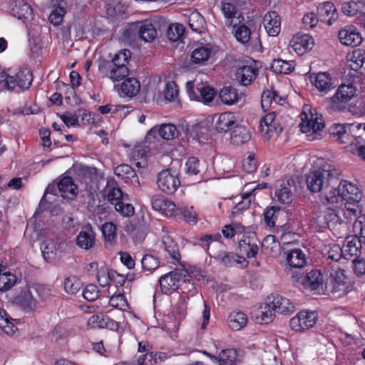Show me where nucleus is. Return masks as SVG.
Segmentation results:
<instances>
[{
	"label": "nucleus",
	"instance_id": "nucleus-1",
	"mask_svg": "<svg viewBox=\"0 0 365 365\" xmlns=\"http://www.w3.org/2000/svg\"><path fill=\"white\" fill-rule=\"evenodd\" d=\"M341 171L330 164H326L321 168L310 172L306 178L307 188L312 192H322L326 200L329 197V191L336 186Z\"/></svg>",
	"mask_w": 365,
	"mask_h": 365
},
{
	"label": "nucleus",
	"instance_id": "nucleus-2",
	"mask_svg": "<svg viewBox=\"0 0 365 365\" xmlns=\"http://www.w3.org/2000/svg\"><path fill=\"white\" fill-rule=\"evenodd\" d=\"M362 195L361 192L353 183L346 180H340L336 186L332 187L329 191V197L327 202L329 203H338L339 201L348 200L351 197H355V200Z\"/></svg>",
	"mask_w": 365,
	"mask_h": 365
},
{
	"label": "nucleus",
	"instance_id": "nucleus-3",
	"mask_svg": "<svg viewBox=\"0 0 365 365\" xmlns=\"http://www.w3.org/2000/svg\"><path fill=\"white\" fill-rule=\"evenodd\" d=\"M356 88L352 84L339 86L336 93L328 100V106L334 111H344L346 104L356 96Z\"/></svg>",
	"mask_w": 365,
	"mask_h": 365
},
{
	"label": "nucleus",
	"instance_id": "nucleus-4",
	"mask_svg": "<svg viewBox=\"0 0 365 365\" xmlns=\"http://www.w3.org/2000/svg\"><path fill=\"white\" fill-rule=\"evenodd\" d=\"M303 115L304 117L302 118L300 128L302 133H308L310 140H314L320 135L317 133L318 131L322 130L324 128V121L322 119V115H319L312 111L309 114L306 113L304 110Z\"/></svg>",
	"mask_w": 365,
	"mask_h": 365
},
{
	"label": "nucleus",
	"instance_id": "nucleus-5",
	"mask_svg": "<svg viewBox=\"0 0 365 365\" xmlns=\"http://www.w3.org/2000/svg\"><path fill=\"white\" fill-rule=\"evenodd\" d=\"M354 130L351 123H334L329 128L333 139L340 143L349 145H354Z\"/></svg>",
	"mask_w": 365,
	"mask_h": 365
},
{
	"label": "nucleus",
	"instance_id": "nucleus-6",
	"mask_svg": "<svg viewBox=\"0 0 365 365\" xmlns=\"http://www.w3.org/2000/svg\"><path fill=\"white\" fill-rule=\"evenodd\" d=\"M186 89L191 100H195L205 103L212 102L216 93L213 88L204 84L198 85L195 88V84L192 81L187 83Z\"/></svg>",
	"mask_w": 365,
	"mask_h": 365
},
{
	"label": "nucleus",
	"instance_id": "nucleus-7",
	"mask_svg": "<svg viewBox=\"0 0 365 365\" xmlns=\"http://www.w3.org/2000/svg\"><path fill=\"white\" fill-rule=\"evenodd\" d=\"M157 183L163 192L173 194L180 186V181L176 174L172 173L170 170H164L159 173Z\"/></svg>",
	"mask_w": 365,
	"mask_h": 365
},
{
	"label": "nucleus",
	"instance_id": "nucleus-8",
	"mask_svg": "<svg viewBox=\"0 0 365 365\" xmlns=\"http://www.w3.org/2000/svg\"><path fill=\"white\" fill-rule=\"evenodd\" d=\"M10 13L24 23L34 19V14L31 6L24 0H10Z\"/></svg>",
	"mask_w": 365,
	"mask_h": 365
},
{
	"label": "nucleus",
	"instance_id": "nucleus-9",
	"mask_svg": "<svg viewBox=\"0 0 365 365\" xmlns=\"http://www.w3.org/2000/svg\"><path fill=\"white\" fill-rule=\"evenodd\" d=\"M223 244L220 242H215L211 247L209 255L217 259L220 264L226 267H232L238 263V255L234 252L223 250Z\"/></svg>",
	"mask_w": 365,
	"mask_h": 365
},
{
	"label": "nucleus",
	"instance_id": "nucleus-10",
	"mask_svg": "<svg viewBox=\"0 0 365 365\" xmlns=\"http://www.w3.org/2000/svg\"><path fill=\"white\" fill-rule=\"evenodd\" d=\"M34 80V76L31 71L29 68H21L16 74L9 78L7 82L9 90H13L17 86L21 90L25 91L30 88Z\"/></svg>",
	"mask_w": 365,
	"mask_h": 365
},
{
	"label": "nucleus",
	"instance_id": "nucleus-11",
	"mask_svg": "<svg viewBox=\"0 0 365 365\" xmlns=\"http://www.w3.org/2000/svg\"><path fill=\"white\" fill-rule=\"evenodd\" d=\"M214 128L217 133H225L237 124V118L233 113L225 112L213 116Z\"/></svg>",
	"mask_w": 365,
	"mask_h": 365
},
{
	"label": "nucleus",
	"instance_id": "nucleus-12",
	"mask_svg": "<svg viewBox=\"0 0 365 365\" xmlns=\"http://www.w3.org/2000/svg\"><path fill=\"white\" fill-rule=\"evenodd\" d=\"M361 239L356 236H349L346 239V243L341 247L344 252V259L351 260L359 257L361 254Z\"/></svg>",
	"mask_w": 365,
	"mask_h": 365
},
{
	"label": "nucleus",
	"instance_id": "nucleus-13",
	"mask_svg": "<svg viewBox=\"0 0 365 365\" xmlns=\"http://www.w3.org/2000/svg\"><path fill=\"white\" fill-rule=\"evenodd\" d=\"M339 38L342 44L353 47L359 46L362 41L360 33L353 26L341 29L339 32Z\"/></svg>",
	"mask_w": 365,
	"mask_h": 365
},
{
	"label": "nucleus",
	"instance_id": "nucleus-14",
	"mask_svg": "<svg viewBox=\"0 0 365 365\" xmlns=\"http://www.w3.org/2000/svg\"><path fill=\"white\" fill-rule=\"evenodd\" d=\"M180 278L181 274L176 271L162 276L158 280L161 291L166 294L172 293L178 288Z\"/></svg>",
	"mask_w": 365,
	"mask_h": 365
},
{
	"label": "nucleus",
	"instance_id": "nucleus-15",
	"mask_svg": "<svg viewBox=\"0 0 365 365\" xmlns=\"http://www.w3.org/2000/svg\"><path fill=\"white\" fill-rule=\"evenodd\" d=\"M317 14L320 21L331 26L338 19V13L334 4L325 1L317 6Z\"/></svg>",
	"mask_w": 365,
	"mask_h": 365
},
{
	"label": "nucleus",
	"instance_id": "nucleus-16",
	"mask_svg": "<svg viewBox=\"0 0 365 365\" xmlns=\"http://www.w3.org/2000/svg\"><path fill=\"white\" fill-rule=\"evenodd\" d=\"M261 131L264 132L269 137L273 133L279 134L282 132V127L276 120V114L274 112L267 114L259 122Z\"/></svg>",
	"mask_w": 365,
	"mask_h": 365
},
{
	"label": "nucleus",
	"instance_id": "nucleus-17",
	"mask_svg": "<svg viewBox=\"0 0 365 365\" xmlns=\"http://www.w3.org/2000/svg\"><path fill=\"white\" fill-rule=\"evenodd\" d=\"M257 67L249 65H244L237 68L236 71V79L240 85L247 86L255 79L258 75Z\"/></svg>",
	"mask_w": 365,
	"mask_h": 365
},
{
	"label": "nucleus",
	"instance_id": "nucleus-18",
	"mask_svg": "<svg viewBox=\"0 0 365 365\" xmlns=\"http://www.w3.org/2000/svg\"><path fill=\"white\" fill-rule=\"evenodd\" d=\"M251 139L249 128L242 125L236 124L230 134V142L235 145H242L248 143Z\"/></svg>",
	"mask_w": 365,
	"mask_h": 365
},
{
	"label": "nucleus",
	"instance_id": "nucleus-19",
	"mask_svg": "<svg viewBox=\"0 0 365 365\" xmlns=\"http://www.w3.org/2000/svg\"><path fill=\"white\" fill-rule=\"evenodd\" d=\"M114 174L124 179L125 181L130 180L133 186L140 187V182L135 171L127 164H121L114 168Z\"/></svg>",
	"mask_w": 365,
	"mask_h": 365
},
{
	"label": "nucleus",
	"instance_id": "nucleus-20",
	"mask_svg": "<svg viewBox=\"0 0 365 365\" xmlns=\"http://www.w3.org/2000/svg\"><path fill=\"white\" fill-rule=\"evenodd\" d=\"M58 192L63 198L73 199L77 195V187L69 176L63 177L58 182Z\"/></svg>",
	"mask_w": 365,
	"mask_h": 365
},
{
	"label": "nucleus",
	"instance_id": "nucleus-21",
	"mask_svg": "<svg viewBox=\"0 0 365 365\" xmlns=\"http://www.w3.org/2000/svg\"><path fill=\"white\" fill-rule=\"evenodd\" d=\"M264 28L270 36H276L280 32V17L276 11H270L264 17Z\"/></svg>",
	"mask_w": 365,
	"mask_h": 365
},
{
	"label": "nucleus",
	"instance_id": "nucleus-22",
	"mask_svg": "<svg viewBox=\"0 0 365 365\" xmlns=\"http://www.w3.org/2000/svg\"><path fill=\"white\" fill-rule=\"evenodd\" d=\"M291 183L293 184L294 180H284L280 183L274 192L276 200L282 204H289L292 202V192L291 191Z\"/></svg>",
	"mask_w": 365,
	"mask_h": 365
},
{
	"label": "nucleus",
	"instance_id": "nucleus-23",
	"mask_svg": "<svg viewBox=\"0 0 365 365\" xmlns=\"http://www.w3.org/2000/svg\"><path fill=\"white\" fill-rule=\"evenodd\" d=\"M221 101L227 105H234L242 100L243 93H238L237 90L231 86L223 87L219 93Z\"/></svg>",
	"mask_w": 365,
	"mask_h": 365
},
{
	"label": "nucleus",
	"instance_id": "nucleus-24",
	"mask_svg": "<svg viewBox=\"0 0 365 365\" xmlns=\"http://www.w3.org/2000/svg\"><path fill=\"white\" fill-rule=\"evenodd\" d=\"M156 133H158V135L164 140H173L175 137H177L178 134V129L176 126L173 124L168 123V124H163L160 125V128L154 127L152 129H150L148 133V135H155Z\"/></svg>",
	"mask_w": 365,
	"mask_h": 365
},
{
	"label": "nucleus",
	"instance_id": "nucleus-25",
	"mask_svg": "<svg viewBox=\"0 0 365 365\" xmlns=\"http://www.w3.org/2000/svg\"><path fill=\"white\" fill-rule=\"evenodd\" d=\"M138 37L145 42L153 41L158 35L157 29L154 25L148 21H138Z\"/></svg>",
	"mask_w": 365,
	"mask_h": 365
},
{
	"label": "nucleus",
	"instance_id": "nucleus-26",
	"mask_svg": "<svg viewBox=\"0 0 365 365\" xmlns=\"http://www.w3.org/2000/svg\"><path fill=\"white\" fill-rule=\"evenodd\" d=\"M241 20H239L238 23L235 22L233 26V33L236 40L242 44L246 45L250 43L251 38V30L245 24H240Z\"/></svg>",
	"mask_w": 365,
	"mask_h": 365
},
{
	"label": "nucleus",
	"instance_id": "nucleus-27",
	"mask_svg": "<svg viewBox=\"0 0 365 365\" xmlns=\"http://www.w3.org/2000/svg\"><path fill=\"white\" fill-rule=\"evenodd\" d=\"M161 242L165 251L168 252L170 257L179 262L181 257L179 246L174 239L167 233L162 237Z\"/></svg>",
	"mask_w": 365,
	"mask_h": 365
},
{
	"label": "nucleus",
	"instance_id": "nucleus-28",
	"mask_svg": "<svg viewBox=\"0 0 365 365\" xmlns=\"http://www.w3.org/2000/svg\"><path fill=\"white\" fill-rule=\"evenodd\" d=\"M323 284V276L319 270H312L304 274L303 287L311 290H317Z\"/></svg>",
	"mask_w": 365,
	"mask_h": 365
},
{
	"label": "nucleus",
	"instance_id": "nucleus-29",
	"mask_svg": "<svg viewBox=\"0 0 365 365\" xmlns=\"http://www.w3.org/2000/svg\"><path fill=\"white\" fill-rule=\"evenodd\" d=\"M77 245L85 250H89L96 245V235L92 230L81 231L76 237Z\"/></svg>",
	"mask_w": 365,
	"mask_h": 365
},
{
	"label": "nucleus",
	"instance_id": "nucleus-30",
	"mask_svg": "<svg viewBox=\"0 0 365 365\" xmlns=\"http://www.w3.org/2000/svg\"><path fill=\"white\" fill-rule=\"evenodd\" d=\"M287 261L289 264L288 268H302L306 263V256L300 249H293L287 255Z\"/></svg>",
	"mask_w": 365,
	"mask_h": 365
},
{
	"label": "nucleus",
	"instance_id": "nucleus-31",
	"mask_svg": "<svg viewBox=\"0 0 365 365\" xmlns=\"http://www.w3.org/2000/svg\"><path fill=\"white\" fill-rule=\"evenodd\" d=\"M272 304L275 311L283 314H291L294 311V306L290 300L282 296L277 295L273 297Z\"/></svg>",
	"mask_w": 365,
	"mask_h": 365
},
{
	"label": "nucleus",
	"instance_id": "nucleus-32",
	"mask_svg": "<svg viewBox=\"0 0 365 365\" xmlns=\"http://www.w3.org/2000/svg\"><path fill=\"white\" fill-rule=\"evenodd\" d=\"M221 9L225 17L228 20V24L230 26H232L235 24V19L238 21L240 18H242V20L244 19L241 12L233 3L222 1Z\"/></svg>",
	"mask_w": 365,
	"mask_h": 365
},
{
	"label": "nucleus",
	"instance_id": "nucleus-33",
	"mask_svg": "<svg viewBox=\"0 0 365 365\" xmlns=\"http://www.w3.org/2000/svg\"><path fill=\"white\" fill-rule=\"evenodd\" d=\"M227 323L232 330L239 331L247 324V317L242 312H234L228 316Z\"/></svg>",
	"mask_w": 365,
	"mask_h": 365
},
{
	"label": "nucleus",
	"instance_id": "nucleus-34",
	"mask_svg": "<svg viewBox=\"0 0 365 365\" xmlns=\"http://www.w3.org/2000/svg\"><path fill=\"white\" fill-rule=\"evenodd\" d=\"M292 48L297 53L301 52L302 53L307 50L312 49L314 44L313 38L307 34L294 37L292 40Z\"/></svg>",
	"mask_w": 365,
	"mask_h": 365
},
{
	"label": "nucleus",
	"instance_id": "nucleus-35",
	"mask_svg": "<svg viewBox=\"0 0 365 365\" xmlns=\"http://www.w3.org/2000/svg\"><path fill=\"white\" fill-rule=\"evenodd\" d=\"M331 77L327 73H319L314 77V84L320 92L327 93L332 87Z\"/></svg>",
	"mask_w": 365,
	"mask_h": 365
},
{
	"label": "nucleus",
	"instance_id": "nucleus-36",
	"mask_svg": "<svg viewBox=\"0 0 365 365\" xmlns=\"http://www.w3.org/2000/svg\"><path fill=\"white\" fill-rule=\"evenodd\" d=\"M140 88L139 81L135 78H128L122 83L120 91L122 93L127 96H136Z\"/></svg>",
	"mask_w": 365,
	"mask_h": 365
},
{
	"label": "nucleus",
	"instance_id": "nucleus-37",
	"mask_svg": "<svg viewBox=\"0 0 365 365\" xmlns=\"http://www.w3.org/2000/svg\"><path fill=\"white\" fill-rule=\"evenodd\" d=\"M349 66L353 71H359L365 61V53L363 50L356 49L348 56Z\"/></svg>",
	"mask_w": 365,
	"mask_h": 365
},
{
	"label": "nucleus",
	"instance_id": "nucleus-38",
	"mask_svg": "<svg viewBox=\"0 0 365 365\" xmlns=\"http://www.w3.org/2000/svg\"><path fill=\"white\" fill-rule=\"evenodd\" d=\"M16 301L26 312L33 311L36 307V301L29 291L18 296Z\"/></svg>",
	"mask_w": 365,
	"mask_h": 365
},
{
	"label": "nucleus",
	"instance_id": "nucleus-39",
	"mask_svg": "<svg viewBox=\"0 0 365 365\" xmlns=\"http://www.w3.org/2000/svg\"><path fill=\"white\" fill-rule=\"evenodd\" d=\"M281 214L282 210L277 206H271L265 209L263 213V217L266 225L270 227H275L277 217Z\"/></svg>",
	"mask_w": 365,
	"mask_h": 365
},
{
	"label": "nucleus",
	"instance_id": "nucleus-40",
	"mask_svg": "<svg viewBox=\"0 0 365 365\" xmlns=\"http://www.w3.org/2000/svg\"><path fill=\"white\" fill-rule=\"evenodd\" d=\"M64 290L68 294H75L83 287L81 281L76 276H69L65 278L63 282Z\"/></svg>",
	"mask_w": 365,
	"mask_h": 365
},
{
	"label": "nucleus",
	"instance_id": "nucleus-41",
	"mask_svg": "<svg viewBox=\"0 0 365 365\" xmlns=\"http://www.w3.org/2000/svg\"><path fill=\"white\" fill-rule=\"evenodd\" d=\"M211 53V50L207 46H199L192 52L191 60L195 64H202L207 61Z\"/></svg>",
	"mask_w": 365,
	"mask_h": 365
},
{
	"label": "nucleus",
	"instance_id": "nucleus-42",
	"mask_svg": "<svg viewBox=\"0 0 365 365\" xmlns=\"http://www.w3.org/2000/svg\"><path fill=\"white\" fill-rule=\"evenodd\" d=\"M190 29L196 32H201L205 25L204 17L197 11L192 12L188 17Z\"/></svg>",
	"mask_w": 365,
	"mask_h": 365
},
{
	"label": "nucleus",
	"instance_id": "nucleus-43",
	"mask_svg": "<svg viewBox=\"0 0 365 365\" xmlns=\"http://www.w3.org/2000/svg\"><path fill=\"white\" fill-rule=\"evenodd\" d=\"M294 67L290 61L282 59H274L271 65V69L277 73H289L292 71Z\"/></svg>",
	"mask_w": 365,
	"mask_h": 365
},
{
	"label": "nucleus",
	"instance_id": "nucleus-44",
	"mask_svg": "<svg viewBox=\"0 0 365 365\" xmlns=\"http://www.w3.org/2000/svg\"><path fill=\"white\" fill-rule=\"evenodd\" d=\"M109 323L113 324L114 322L103 315H93L88 320V325L91 328L108 327Z\"/></svg>",
	"mask_w": 365,
	"mask_h": 365
},
{
	"label": "nucleus",
	"instance_id": "nucleus-45",
	"mask_svg": "<svg viewBox=\"0 0 365 365\" xmlns=\"http://www.w3.org/2000/svg\"><path fill=\"white\" fill-rule=\"evenodd\" d=\"M300 316V324H302V331L312 328L316 324L317 314L314 312H300L298 313Z\"/></svg>",
	"mask_w": 365,
	"mask_h": 365
},
{
	"label": "nucleus",
	"instance_id": "nucleus-46",
	"mask_svg": "<svg viewBox=\"0 0 365 365\" xmlns=\"http://www.w3.org/2000/svg\"><path fill=\"white\" fill-rule=\"evenodd\" d=\"M275 312L273 306L272 307L270 304H265L264 307H260L257 319H260L261 323L269 324L274 319Z\"/></svg>",
	"mask_w": 365,
	"mask_h": 365
},
{
	"label": "nucleus",
	"instance_id": "nucleus-47",
	"mask_svg": "<svg viewBox=\"0 0 365 365\" xmlns=\"http://www.w3.org/2000/svg\"><path fill=\"white\" fill-rule=\"evenodd\" d=\"M16 277L10 272L0 273V291H8L16 284Z\"/></svg>",
	"mask_w": 365,
	"mask_h": 365
},
{
	"label": "nucleus",
	"instance_id": "nucleus-48",
	"mask_svg": "<svg viewBox=\"0 0 365 365\" xmlns=\"http://www.w3.org/2000/svg\"><path fill=\"white\" fill-rule=\"evenodd\" d=\"M101 230L105 241L113 244L116 239V226L113 222H106L102 225Z\"/></svg>",
	"mask_w": 365,
	"mask_h": 365
},
{
	"label": "nucleus",
	"instance_id": "nucleus-49",
	"mask_svg": "<svg viewBox=\"0 0 365 365\" xmlns=\"http://www.w3.org/2000/svg\"><path fill=\"white\" fill-rule=\"evenodd\" d=\"M185 27L182 24H171L167 30V37L170 41H177L184 34Z\"/></svg>",
	"mask_w": 365,
	"mask_h": 365
},
{
	"label": "nucleus",
	"instance_id": "nucleus-50",
	"mask_svg": "<svg viewBox=\"0 0 365 365\" xmlns=\"http://www.w3.org/2000/svg\"><path fill=\"white\" fill-rule=\"evenodd\" d=\"M354 128V145H357L365 142V123H352Z\"/></svg>",
	"mask_w": 365,
	"mask_h": 365
},
{
	"label": "nucleus",
	"instance_id": "nucleus-51",
	"mask_svg": "<svg viewBox=\"0 0 365 365\" xmlns=\"http://www.w3.org/2000/svg\"><path fill=\"white\" fill-rule=\"evenodd\" d=\"M41 249L43 257L46 261H50L54 259L57 248L52 241H44Z\"/></svg>",
	"mask_w": 365,
	"mask_h": 365
},
{
	"label": "nucleus",
	"instance_id": "nucleus-52",
	"mask_svg": "<svg viewBox=\"0 0 365 365\" xmlns=\"http://www.w3.org/2000/svg\"><path fill=\"white\" fill-rule=\"evenodd\" d=\"M109 304L113 307L125 311L128 308L127 299L123 294H113L109 300Z\"/></svg>",
	"mask_w": 365,
	"mask_h": 365
},
{
	"label": "nucleus",
	"instance_id": "nucleus-53",
	"mask_svg": "<svg viewBox=\"0 0 365 365\" xmlns=\"http://www.w3.org/2000/svg\"><path fill=\"white\" fill-rule=\"evenodd\" d=\"M235 359V351L232 349H225L220 353L218 362L220 365H237Z\"/></svg>",
	"mask_w": 365,
	"mask_h": 365
},
{
	"label": "nucleus",
	"instance_id": "nucleus-54",
	"mask_svg": "<svg viewBox=\"0 0 365 365\" xmlns=\"http://www.w3.org/2000/svg\"><path fill=\"white\" fill-rule=\"evenodd\" d=\"M141 264L145 271L153 272L159 267L160 261L153 255H145L141 259Z\"/></svg>",
	"mask_w": 365,
	"mask_h": 365
},
{
	"label": "nucleus",
	"instance_id": "nucleus-55",
	"mask_svg": "<svg viewBox=\"0 0 365 365\" xmlns=\"http://www.w3.org/2000/svg\"><path fill=\"white\" fill-rule=\"evenodd\" d=\"M125 198L114 205L115 210L123 217H130L134 215L135 209L132 204L125 202Z\"/></svg>",
	"mask_w": 365,
	"mask_h": 365
},
{
	"label": "nucleus",
	"instance_id": "nucleus-56",
	"mask_svg": "<svg viewBox=\"0 0 365 365\" xmlns=\"http://www.w3.org/2000/svg\"><path fill=\"white\" fill-rule=\"evenodd\" d=\"M360 4H363L361 2L359 1H355L354 0H351L349 1H346L342 3L341 10L342 12L347 16H354L357 14L358 11L361 9Z\"/></svg>",
	"mask_w": 365,
	"mask_h": 365
},
{
	"label": "nucleus",
	"instance_id": "nucleus-57",
	"mask_svg": "<svg viewBox=\"0 0 365 365\" xmlns=\"http://www.w3.org/2000/svg\"><path fill=\"white\" fill-rule=\"evenodd\" d=\"M115 63L112 60L108 61L103 58H100L98 60V68L99 72L103 75V76L108 77L110 79L111 71L113 69Z\"/></svg>",
	"mask_w": 365,
	"mask_h": 365
},
{
	"label": "nucleus",
	"instance_id": "nucleus-58",
	"mask_svg": "<svg viewBox=\"0 0 365 365\" xmlns=\"http://www.w3.org/2000/svg\"><path fill=\"white\" fill-rule=\"evenodd\" d=\"M136 37H138V21L131 23L123 29L121 34L123 41L134 40Z\"/></svg>",
	"mask_w": 365,
	"mask_h": 365
},
{
	"label": "nucleus",
	"instance_id": "nucleus-59",
	"mask_svg": "<svg viewBox=\"0 0 365 365\" xmlns=\"http://www.w3.org/2000/svg\"><path fill=\"white\" fill-rule=\"evenodd\" d=\"M131 56L130 51L127 49L120 50L117 53L115 56L112 58V61L115 63L116 66H127Z\"/></svg>",
	"mask_w": 365,
	"mask_h": 365
},
{
	"label": "nucleus",
	"instance_id": "nucleus-60",
	"mask_svg": "<svg viewBox=\"0 0 365 365\" xmlns=\"http://www.w3.org/2000/svg\"><path fill=\"white\" fill-rule=\"evenodd\" d=\"M285 272L287 276L289 277L291 282L296 286L302 285L304 282V273L298 270H294L293 268H286Z\"/></svg>",
	"mask_w": 365,
	"mask_h": 365
},
{
	"label": "nucleus",
	"instance_id": "nucleus-61",
	"mask_svg": "<svg viewBox=\"0 0 365 365\" xmlns=\"http://www.w3.org/2000/svg\"><path fill=\"white\" fill-rule=\"evenodd\" d=\"M163 94L166 100H175L178 95V89L176 83L174 81H170L167 83L163 91Z\"/></svg>",
	"mask_w": 365,
	"mask_h": 365
},
{
	"label": "nucleus",
	"instance_id": "nucleus-62",
	"mask_svg": "<svg viewBox=\"0 0 365 365\" xmlns=\"http://www.w3.org/2000/svg\"><path fill=\"white\" fill-rule=\"evenodd\" d=\"M65 14L66 9L63 7L58 6L49 15V21L54 26H58L61 24Z\"/></svg>",
	"mask_w": 365,
	"mask_h": 365
},
{
	"label": "nucleus",
	"instance_id": "nucleus-63",
	"mask_svg": "<svg viewBox=\"0 0 365 365\" xmlns=\"http://www.w3.org/2000/svg\"><path fill=\"white\" fill-rule=\"evenodd\" d=\"M128 73L129 70L127 66H114L113 69L111 71L110 79L114 82L120 81L128 76Z\"/></svg>",
	"mask_w": 365,
	"mask_h": 365
},
{
	"label": "nucleus",
	"instance_id": "nucleus-64",
	"mask_svg": "<svg viewBox=\"0 0 365 365\" xmlns=\"http://www.w3.org/2000/svg\"><path fill=\"white\" fill-rule=\"evenodd\" d=\"M108 200L113 205L124 199L122 190L119 187H112L108 190Z\"/></svg>",
	"mask_w": 365,
	"mask_h": 365
}]
</instances>
